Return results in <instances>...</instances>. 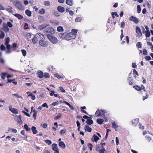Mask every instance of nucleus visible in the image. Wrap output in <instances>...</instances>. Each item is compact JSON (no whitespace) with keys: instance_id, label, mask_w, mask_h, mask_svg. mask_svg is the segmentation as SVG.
Masks as SVG:
<instances>
[{"instance_id":"nucleus-1","label":"nucleus","mask_w":153,"mask_h":153,"mask_svg":"<svg viewBox=\"0 0 153 153\" xmlns=\"http://www.w3.org/2000/svg\"><path fill=\"white\" fill-rule=\"evenodd\" d=\"M45 32L47 34H49L50 35H52L55 33V30L52 27H48L45 29L44 30Z\"/></svg>"},{"instance_id":"nucleus-2","label":"nucleus","mask_w":153,"mask_h":153,"mask_svg":"<svg viewBox=\"0 0 153 153\" xmlns=\"http://www.w3.org/2000/svg\"><path fill=\"white\" fill-rule=\"evenodd\" d=\"M76 34L73 33H66V40H69L72 39H74L76 37Z\"/></svg>"},{"instance_id":"nucleus-3","label":"nucleus","mask_w":153,"mask_h":153,"mask_svg":"<svg viewBox=\"0 0 153 153\" xmlns=\"http://www.w3.org/2000/svg\"><path fill=\"white\" fill-rule=\"evenodd\" d=\"M10 42V39L9 37H7L5 40V45L6 46V48L7 49V51L6 53H9L11 52V51L10 50L11 46L9 44V43Z\"/></svg>"},{"instance_id":"nucleus-4","label":"nucleus","mask_w":153,"mask_h":153,"mask_svg":"<svg viewBox=\"0 0 153 153\" xmlns=\"http://www.w3.org/2000/svg\"><path fill=\"white\" fill-rule=\"evenodd\" d=\"M47 36L50 41L52 43L55 44L57 43L58 40L55 36L49 34H47Z\"/></svg>"},{"instance_id":"nucleus-5","label":"nucleus","mask_w":153,"mask_h":153,"mask_svg":"<svg viewBox=\"0 0 153 153\" xmlns=\"http://www.w3.org/2000/svg\"><path fill=\"white\" fill-rule=\"evenodd\" d=\"M105 110L97 109L95 115L97 117L104 115L105 113Z\"/></svg>"},{"instance_id":"nucleus-6","label":"nucleus","mask_w":153,"mask_h":153,"mask_svg":"<svg viewBox=\"0 0 153 153\" xmlns=\"http://www.w3.org/2000/svg\"><path fill=\"white\" fill-rule=\"evenodd\" d=\"M13 4L19 10H22V6L20 1H14L13 2Z\"/></svg>"},{"instance_id":"nucleus-7","label":"nucleus","mask_w":153,"mask_h":153,"mask_svg":"<svg viewBox=\"0 0 153 153\" xmlns=\"http://www.w3.org/2000/svg\"><path fill=\"white\" fill-rule=\"evenodd\" d=\"M36 38L38 39L39 41L40 40H44L45 39V36L44 35L40 33H38L35 35Z\"/></svg>"},{"instance_id":"nucleus-8","label":"nucleus","mask_w":153,"mask_h":153,"mask_svg":"<svg viewBox=\"0 0 153 153\" xmlns=\"http://www.w3.org/2000/svg\"><path fill=\"white\" fill-rule=\"evenodd\" d=\"M52 149L55 151V153H59V149L57 148V144L53 143L52 145Z\"/></svg>"},{"instance_id":"nucleus-9","label":"nucleus","mask_w":153,"mask_h":153,"mask_svg":"<svg viewBox=\"0 0 153 153\" xmlns=\"http://www.w3.org/2000/svg\"><path fill=\"white\" fill-rule=\"evenodd\" d=\"M39 44L41 46L44 47L47 46L48 45L47 42L44 41V40H40Z\"/></svg>"},{"instance_id":"nucleus-10","label":"nucleus","mask_w":153,"mask_h":153,"mask_svg":"<svg viewBox=\"0 0 153 153\" xmlns=\"http://www.w3.org/2000/svg\"><path fill=\"white\" fill-rule=\"evenodd\" d=\"M130 21H133L136 24H137L139 22V20L137 18L135 17L131 16L129 18Z\"/></svg>"},{"instance_id":"nucleus-11","label":"nucleus","mask_w":153,"mask_h":153,"mask_svg":"<svg viewBox=\"0 0 153 153\" xmlns=\"http://www.w3.org/2000/svg\"><path fill=\"white\" fill-rule=\"evenodd\" d=\"M136 32L137 34L139 36L141 37L142 36V33L141 30V29L139 27L137 26L136 27Z\"/></svg>"},{"instance_id":"nucleus-12","label":"nucleus","mask_w":153,"mask_h":153,"mask_svg":"<svg viewBox=\"0 0 153 153\" xmlns=\"http://www.w3.org/2000/svg\"><path fill=\"white\" fill-rule=\"evenodd\" d=\"M9 109L12 112L15 114H17L18 113V110L17 109H15L14 108H12L11 106L9 107Z\"/></svg>"},{"instance_id":"nucleus-13","label":"nucleus","mask_w":153,"mask_h":153,"mask_svg":"<svg viewBox=\"0 0 153 153\" xmlns=\"http://www.w3.org/2000/svg\"><path fill=\"white\" fill-rule=\"evenodd\" d=\"M3 30L5 32H7L9 31V29L6 23H3Z\"/></svg>"},{"instance_id":"nucleus-14","label":"nucleus","mask_w":153,"mask_h":153,"mask_svg":"<svg viewBox=\"0 0 153 153\" xmlns=\"http://www.w3.org/2000/svg\"><path fill=\"white\" fill-rule=\"evenodd\" d=\"M66 33H60L59 34V36L60 38H62V39L66 40Z\"/></svg>"},{"instance_id":"nucleus-15","label":"nucleus","mask_w":153,"mask_h":153,"mask_svg":"<svg viewBox=\"0 0 153 153\" xmlns=\"http://www.w3.org/2000/svg\"><path fill=\"white\" fill-rule=\"evenodd\" d=\"M48 25L46 24H43L39 26L38 27V29L40 30H42L46 27Z\"/></svg>"},{"instance_id":"nucleus-16","label":"nucleus","mask_w":153,"mask_h":153,"mask_svg":"<svg viewBox=\"0 0 153 153\" xmlns=\"http://www.w3.org/2000/svg\"><path fill=\"white\" fill-rule=\"evenodd\" d=\"M139 122L138 119H136L132 121V125L134 126H136L138 124Z\"/></svg>"},{"instance_id":"nucleus-17","label":"nucleus","mask_w":153,"mask_h":153,"mask_svg":"<svg viewBox=\"0 0 153 153\" xmlns=\"http://www.w3.org/2000/svg\"><path fill=\"white\" fill-rule=\"evenodd\" d=\"M85 130L86 131H87L89 132H91L92 131L91 128L88 125L85 126Z\"/></svg>"},{"instance_id":"nucleus-18","label":"nucleus","mask_w":153,"mask_h":153,"mask_svg":"<svg viewBox=\"0 0 153 153\" xmlns=\"http://www.w3.org/2000/svg\"><path fill=\"white\" fill-rule=\"evenodd\" d=\"M37 75L40 78H42L44 77L43 72L41 71H39L37 73Z\"/></svg>"},{"instance_id":"nucleus-19","label":"nucleus","mask_w":153,"mask_h":153,"mask_svg":"<svg viewBox=\"0 0 153 153\" xmlns=\"http://www.w3.org/2000/svg\"><path fill=\"white\" fill-rule=\"evenodd\" d=\"M59 145L62 149H65V143L63 141H60L59 143Z\"/></svg>"},{"instance_id":"nucleus-20","label":"nucleus","mask_w":153,"mask_h":153,"mask_svg":"<svg viewBox=\"0 0 153 153\" xmlns=\"http://www.w3.org/2000/svg\"><path fill=\"white\" fill-rule=\"evenodd\" d=\"M58 10L60 12L63 13L65 11V8L60 6H59L57 8Z\"/></svg>"},{"instance_id":"nucleus-21","label":"nucleus","mask_w":153,"mask_h":153,"mask_svg":"<svg viewBox=\"0 0 153 153\" xmlns=\"http://www.w3.org/2000/svg\"><path fill=\"white\" fill-rule=\"evenodd\" d=\"M86 123L89 125H91L93 123V121L90 117V118L87 119Z\"/></svg>"},{"instance_id":"nucleus-22","label":"nucleus","mask_w":153,"mask_h":153,"mask_svg":"<svg viewBox=\"0 0 153 153\" xmlns=\"http://www.w3.org/2000/svg\"><path fill=\"white\" fill-rule=\"evenodd\" d=\"M14 15L18 18L19 20L22 19L23 18V16L19 14L16 13L14 14Z\"/></svg>"},{"instance_id":"nucleus-23","label":"nucleus","mask_w":153,"mask_h":153,"mask_svg":"<svg viewBox=\"0 0 153 153\" xmlns=\"http://www.w3.org/2000/svg\"><path fill=\"white\" fill-rule=\"evenodd\" d=\"M66 3L70 6H72L73 4V1L72 0H66Z\"/></svg>"},{"instance_id":"nucleus-24","label":"nucleus","mask_w":153,"mask_h":153,"mask_svg":"<svg viewBox=\"0 0 153 153\" xmlns=\"http://www.w3.org/2000/svg\"><path fill=\"white\" fill-rule=\"evenodd\" d=\"M31 130L33 134H36L38 132L36 127L32 126L31 128Z\"/></svg>"},{"instance_id":"nucleus-25","label":"nucleus","mask_w":153,"mask_h":153,"mask_svg":"<svg viewBox=\"0 0 153 153\" xmlns=\"http://www.w3.org/2000/svg\"><path fill=\"white\" fill-rule=\"evenodd\" d=\"M93 137H94V141L92 140L93 142L95 141V142H97V141L99 140V137L95 134H94L93 135Z\"/></svg>"},{"instance_id":"nucleus-26","label":"nucleus","mask_w":153,"mask_h":153,"mask_svg":"<svg viewBox=\"0 0 153 153\" xmlns=\"http://www.w3.org/2000/svg\"><path fill=\"white\" fill-rule=\"evenodd\" d=\"M25 13L29 17L31 16V12L28 10H26L25 11Z\"/></svg>"},{"instance_id":"nucleus-27","label":"nucleus","mask_w":153,"mask_h":153,"mask_svg":"<svg viewBox=\"0 0 153 153\" xmlns=\"http://www.w3.org/2000/svg\"><path fill=\"white\" fill-rule=\"evenodd\" d=\"M12 9L13 8L9 6L7 8L6 10L11 13H13V11L12 10Z\"/></svg>"},{"instance_id":"nucleus-28","label":"nucleus","mask_w":153,"mask_h":153,"mask_svg":"<svg viewBox=\"0 0 153 153\" xmlns=\"http://www.w3.org/2000/svg\"><path fill=\"white\" fill-rule=\"evenodd\" d=\"M24 128L27 131H30L31 130L30 128L26 124H25L24 125Z\"/></svg>"},{"instance_id":"nucleus-29","label":"nucleus","mask_w":153,"mask_h":153,"mask_svg":"<svg viewBox=\"0 0 153 153\" xmlns=\"http://www.w3.org/2000/svg\"><path fill=\"white\" fill-rule=\"evenodd\" d=\"M38 41L39 40L38 39L36 38V35H35V36L32 39V42L34 44H36Z\"/></svg>"},{"instance_id":"nucleus-30","label":"nucleus","mask_w":153,"mask_h":153,"mask_svg":"<svg viewBox=\"0 0 153 153\" xmlns=\"http://www.w3.org/2000/svg\"><path fill=\"white\" fill-rule=\"evenodd\" d=\"M45 13V10L44 8L40 9L39 12V13L41 15H43Z\"/></svg>"},{"instance_id":"nucleus-31","label":"nucleus","mask_w":153,"mask_h":153,"mask_svg":"<svg viewBox=\"0 0 153 153\" xmlns=\"http://www.w3.org/2000/svg\"><path fill=\"white\" fill-rule=\"evenodd\" d=\"M133 88L137 91H139L141 90V88L138 85H136L133 86Z\"/></svg>"},{"instance_id":"nucleus-32","label":"nucleus","mask_w":153,"mask_h":153,"mask_svg":"<svg viewBox=\"0 0 153 153\" xmlns=\"http://www.w3.org/2000/svg\"><path fill=\"white\" fill-rule=\"evenodd\" d=\"M47 69L49 71H51L55 69V68H54L53 66L50 65L48 67Z\"/></svg>"},{"instance_id":"nucleus-33","label":"nucleus","mask_w":153,"mask_h":153,"mask_svg":"<svg viewBox=\"0 0 153 153\" xmlns=\"http://www.w3.org/2000/svg\"><path fill=\"white\" fill-rule=\"evenodd\" d=\"M97 122L99 124H101L103 123L104 120L102 119H99L97 120Z\"/></svg>"},{"instance_id":"nucleus-34","label":"nucleus","mask_w":153,"mask_h":153,"mask_svg":"<svg viewBox=\"0 0 153 153\" xmlns=\"http://www.w3.org/2000/svg\"><path fill=\"white\" fill-rule=\"evenodd\" d=\"M86 109L85 106H83L81 108V110L82 112L84 113L85 114H86L88 115V114L87 113L86 111L83 110V109Z\"/></svg>"},{"instance_id":"nucleus-35","label":"nucleus","mask_w":153,"mask_h":153,"mask_svg":"<svg viewBox=\"0 0 153 153\" xmlns=\"http://www.w3.org/2000/svg\"><path fill=\"white\" fill-rule=\"evenodd\" d=\"M57 30L58 32H62L64 30L63 27L62 26H59L57 28Z\"/></svg>"},{"instance_id":"nucleus-36","label":"nucleus","mask_w":153,"mask_h":153,"mask_svg":"<svg viewBox=\"0 0 153 153\" xmlns=\"http://www.w3.org/2000/svg\"><path fill=\"white\" fill-rule=\"evenodd\" d=\"M62 116V114L61 113H58L57 115L54 117V119L57 120L60 118Z\"/></svg>"},{"instance_id":"nucleus-37","label":"nucleus","mask_w":153,"mask_h":153,"mask_svg":"<svg viewBox=\"0 0 153 153\" xmlns=\"http://www.w3.org/2000/svg\"><path fill=\"white\" fill-rule=\"evenodd\" d=\"M44 77L45 78H49L50 77L49 74L48 73H45Z\"/></svg>"},{"instance_id":"nucleus-38","label":"nucleus","mask_w":153,"mask_h":153,"mask_svg":"<svg viewBox=\"0 0 153 153\" xmlns=\"http://www.w3.org/2000/svg\"><path fill=\"white\" fill-rule=\"evenodd\" d=\"M54 76L55 77H57L58 79H62L63 78V76H61L60 75L58 74H54Z\"/></svg>"},{"instance_id":"nucleus-39","label":"nucleus","mask_w":153,"mask_h":153,"mask_svg":"<svg viewBox=\"0 0 153 153\" xmlns=\"http://www.w3.org/2000/svg\"><path fill=\"white\" fill-rule=\"evenodd\" d=\"M25 130H22L21 131V133L22 135L24 136V138H27V135L25 134Z\"/></svg>"},{"instance_id":"nucleus-40","label":"nucleus","mask_w":153,"mask_h":153,"mask_svg":"<svg viewBox=\"0 0 153 153\" xmlns=\"http://www.w3.org/2000/svg\"><path fill=\"white\" fill-rule=\"evenodd\" d=\"M44 4L46 6H49L50 5V2L48 1H45L44 2Z\"/></svg>"},{"instance_id":"nucleus-41","label":"nucleus","mask_w":153,"mask_h":153,"mask_svg":"<svg viewBox=\"0 0 153 153\" xmlns=\"http://www.w3.org/2000/svg\"><path fill=\"white\" fill-rule=\"evenodd\" d=\"M28 96H31V99L33 100H34L36 99V97L34 95L32 94V93L30 94Z\"/></svg>"},{"instance_id":"nucleus-42","label":"nucleus","mask_w":153,"mask_h":153,"mask_svg":"<svg viewBox=\"0 0 153 153\" xmlns=\"http://www.w3.org/2000/svg\"><path fill=\"white\" fill-rule=\"evenodd\" d=\"M7 25L10 28H12L13 26L12 24L10 22H7Z\"/></svg>"},{"instance_id":"nucleus-43","label":"nucleus","mask_w":153,"mask_h":153,"mask_svg":"<svg viewBox=\"0 0 153 153\" xmlns=\"http://www.w3.org/2000/svg\"><path fill=\"white\" fill-rule=\"evenodd\" d=\"M45 141L46 143L48 144L49 145H51L52 143L51 141L49 140H45Z\"/></svg>"},{"instance_id":"nucleus-44","label":"nucleus","mask_w":153,"mask_h":153,"mask_svg":"<svg viewBox=\"0 0 153 153\" xmlns=\"http://www.w3.org/2000/svg\"><path fill=\"white\" fill-rule=\"evenodd\" d=\"M21 52H22V54L24 56H26V55L27 54V52H26V51L25 50H24V49L22 50Z\"/></svg>"},{"instance_id":"nucleus-45","label":"nucleus","mask_w":153,"mask_h":153,"mask_svg":"<svg viewBox=\"0 0 153 153\" xmlns=\"http://www.w3.org/2000/svg\"><path fill=\"white\" fill-rule=\"evenodd\" d=\"M137 47L139 48H141L142 47V44L140 42H137L136 45Z\"/></svg>"},{"instance_id":"nucleus-46","label":"nucleus","mask_w":153,"mask_h":153,"mask_svg":"<svg viewBox=\"0 0 153 153\" xmlns=\"http://www.w3.org/2000/svg\"><path fill=\"white\" fill-rule=\"evenodd\" d=\"M82 19L80 17L76 18L75 19V21L76 22H79L81 21Z\"/></svg>"},{"instance_id":"nucleus-47","label":"nucleus","mask_w":153,"mask_h":153,"mask_svg":"<svg viewBox=\"0 0 153 153\" xmlns=\"http://www.w3.org/2000/svg\"><path fill=\"white\" fill-rule=\"evenodd\" d=\"M105 151V149L104 147H102V149L99 151V153H104V152Z\"/></svg>"},{"instance_id":"nucleus-48","label":"nucleus","mask_w":153,"mask_h":153,"mask_svg":"<svg viewBox=\"0 0 153 153\" xmlns=\"http://www.w3.org/2000/svg\"><path fill=\"white\" fill-rule=\"evenodd\" d=\"M4 33L3 31H1V33L0 35V39H3L4 38Z\"/></svg>"},{"instance_id":"nucleus-49","label":"nucleus","mask_w":153,"mask_h":153,"mask_svg":"<svg viewBox=\"0 0 153 153\" xmlns=\"http://www.w3.org/2000/svg\"><path fill=\"white\" fill-rule=\"evenodd\" d=\"M66 131V129L65 128H64V129L60 131V134L62 135H63L65 133Z\"/></svg>"},{"instance_id":"nucleus-50","label":"nucleus","mask_w":153,"mask_h":153,"mask_svg":"<svg viewBox=\"0 0 153 153\" xmlns=\"http://www.w3.org/2000/svg\"><path fill=\"white\" fill-rule=\"evenodd\" d=\"M137 9L138 13H140L141 11V7L140 5H138L137 6Z\"/></svg>"},{"instance_id":"nucleus-51","label":"nucleus","mask_w":153,"mask_h":153,"mask_svg":"<svg viewBox=\"0 0 153 153\" xmlns=\"http://www.w3.org/2000/svg\"><path fill=\"white\" fill-rule=\"evenodd\" d=\"M100 147L99 145H97L96 146V150L97 151L99 152L100 149Z\"/></svg>"},{"instance_id":"nucleus-52","label":"nucleus","mask_w":153,"mask_h":153,"mask_svg":"<svg viewBox=\"0 0 153 153\" xmlns=\"http://www.w3.org/2000/svg\"><path fill=\"white\" fill-rule=\"evenodd\" d=\"M145 137H146V140H147L149 141V142L151 141L152 140V138H151V137H149L148 136H147V135Z\"/></svg>"},{"instance_id":"nucleus-53","label":"nucleus","mask_w":153,"mask_h":153,"mask_svg":"<svg viewBox=\"0 0 153 153\" xmlns=\"http://www.w3.org/2000/svg\"><path fill=\"white\" fill-rule=\"evenodd\" d=\"M6 74L5 73H2L1 78L2 79H5Z\"/></svg>"},{"instance_id":"nucleus-54","label":"nucleus","mask_w":153,"mask_h":153,"mask_svg":"<svg viewBox=\"0 0 153 153\" xmlns=\"http://www.w3.org/2000/svg\"><path fill=\"white\" fill-rule=\"evenodd\" d=\"M150 36V34L149 31H146V37H149Z\"/></svg>"},{"instance_id":"nucleus-55","label":"nucleus","mask_w":153,"mask_h":153,"mask_svg":"<svg viewBox=\"0 0 153 153\" xmlns=\"http://www.w3.org/2000/svg\"><path fill=\"white\" fill-rule=\"evenodd\" d=\"M0 49L1 51H4L5 50L6 48L3 45H2L1 46Z\"/></svg>"},{"instance_id":"nucleus-56","label":"nucleus","mask_w":153,"mask_h":153,"mask_svg":"<svg viewBox=\"0 0 153 153\" xmlns=\"http://www.w3.org/2000/svg\"><path fill=\"white\" fill-rule=\"evenodd\" d=\"M22 112L24 114L27 116L29 117H30V114H29L28 113H27L26 112L24 111H22Z\"/></svg>"},{"instance_id":"nucleus-57","label":"nucleus","mask_w":153,"mask_h":153,"mask_svg":"<svg viewBox=\"0 0 153 153\" xmlns=\"http://www.w3.org/2000/svg\"><path fill=\"white\" fill-rule=\"evenodd\" d=\"M24 27L25 29H27L28 28V25L27 23H25L24 24Z\"/></svg>"},{"instance_id":"nucleus-58","label":"nucleus","mask_w":153,"mask_h":153,"mask_svg":"<svg viewBox=\"0 0 153 153\" xmlns=\"http://www.w3.org/2000/svg\"><path fill=\"white\" fill-rule=\"evenodd\" d=\"M143 53L145 55H147L148 54V52L146 49H144L143 50Z\"/></svg>"},{"instance_id":"nucleus-59","label":"nucleus","mask_w":153,"mask_h":153,"mask_svg":"<svg viewBox=\"0 0 153 153\" xmlns=\"http://www.w3.org/2000/svg\"><path fill=\"white\" fill-rule=\"evenodd\" d=\"M125 22L123 21L121 22V27L122 28H124L125 26Z\"/></svg>"},{"instance_id":"nucleus-60","label":"nucleus","mask_w":153,"mask_h":153,"mask_svg":"<svg viewBox=\"0 0 153 153\" xmlns=\"http://www.w3.org/2000/svg\"><path fill=\"white\" fill-rule=\"evenodd\" d=\"M88 147L90 149V150H92V147L93 146L92 144L91 143H89L88 144Z\"/></svg>"},{"instance_id":"nucleus-61","label":"nucleus","mask_w":153,"mask_h":153,"mask_svg":"<svg viewBox=\"0 0 153 153\" xmlns=\"http://www.w3.org/2000/svg\"><path fill=\"white\" fill-rule=\"evenodd\" d=\"M38 19L39 20H41L42 21H44L45 20V19L44 18L43 16H39Z\"/></svg>"},{"instance_id":"nucleus-62","label":"nucleus","mask_w":153,"mask_h":153,"mask_svg":"<svg viewBox=\"0 0 153 153\" xmlns=\"http://www.w3.org/2000/svg\"><path fill=\"white\" fill-rule=\"evenodd\" d=\"M59 89L60 91L62 93H64L65 92V90L61 86L59 87Z\"/></svg>"},{"instance_id":"nucleus-63","label":"nucleus","mask_w":153,"mask_h":153,"mask_svg":"<svg viewBox=\"0 0 153 153\" xmlns=\"http://www.w3.org/2000/svg\"><path fill=\"white\" fill-rule=\"evenodd\" d=\"M112 127L114 128H116L117 127V126L115 123H113L112 124Z\"/></svg>"},{"instance_id":"nucleus-64","label":"nucleus","mask_w":153,"mask_h":153,"mask_svg":"<svg viewBox=\"0 0 153 153\" xmlns=\"http://www.w3.org/2000/svg\"><path fill=\"white\" fill-rule=\"evenodd\" d=\"M42 106V107H46L47 108H48V105L46 103H43Z\"/></svg>"}]
</instances>
